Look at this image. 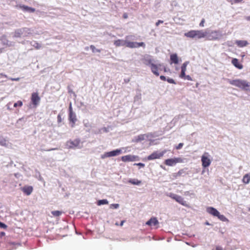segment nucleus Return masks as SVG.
<instances>
[{
	"mask_svg": "<svg viewBox=\"0 0 250 250\" xmlns=\"http://www.w3.org/2000/svg\"><path fill=\"white\" fill-rule=\"evenodd\" d=\"M206 39L209 41L219 40L223 37V34L219 30L206 31Z\"/></svg>",
	"mask_w": 250,
	"mask_h": 250,
	"instance_id": "obj_3",
	"label": "nucleus"
},
{
	"mask_svg": "<svg viewBox=\"0 0 250 250\" xmlns=\"http://www.w3.org/2000/svg\"><path fill=\"white\" fill-rule=\"evenodd\" d=\"M159 224V222L156 217L151 218L148 221H147L146 224L148 226H156Z\"/></svg>",
	"mask_w": 250,
	"mask_h": 250,
	"instance_id": "obj_19",
	"label": "nucleus"
},
{
	"mask_svg": "<svg viewBox=\"0 0 250 250\" xmlns=\"http://www.w3.org/2000/svg\"><path fill=\"white\" fill-rule=\"evenodd\" d=\"M124 222H125V221H124V220L122 221H121V223H120V225L121 226H122L123 225V224H124Z\"/></svg>",
	"mask_w": 250,
	"mask_h": 250,
	"instance_id": "obj_61",
	"label": "nucleus"
},
{
	"mask_svg": "<svg viewBox=\"0 0 250 250\" xmlns=\"http://www.w3.org/2000/svg\"><path fill=\"white\" fill-rule=\"evenodd\" d=\"M196 38L200 39L203 38H206L207 32L203 30H195Z\"/></svg>",
	"mask_w": 250,
	"mask_h": 250,
	"instance_id": "obj_16",
	"label": "nucleus"
},
{
	"mask_svg": "<svg viewBox=\"0 0 250 250\" xmlns=\"http://www.w3.org/2000/svg\"><path fill=\"white\" fill-rule=\"evenodd\" d=\"M20 8L24 12L29 13H33L35 11V9L24 5H20Z\"/></svg>",
	"mask_w": 250,
	"mask_h": 250,
	"instance_id": "obj_18",
	"label": "nucleus"
},
{
	"mask_svg": "<svg viewBox=\"0 0 250 250\" xmlns=\"http://www.w3.org/2000/svg\"><path fill=\"white\" fill-rule=\"evenodd\" d=\"M160 79H161V80H162V81H167V78H166V77L165 76H163V75L161 76L160 77Z\"/></svg>",
	"mask_w": 250,
	"mask_h": 250,
	"instance_id": "obj_56",
	"label": "nucleus"
},
{
	"mask_svg": "<svg viewBox=\"0 0 250 250\" xmlns=\"http://www.w3.org/2000/svg\"><path fill=\"white\" fill-rule=\"evenodd\" d=\"M10 80H11V81H19L20 79V78H9Z\"/></svg>",
	"mask_w": 250,
	"mask_h": 250,
	"instance_id": "obj_52",
	"label": "nucleus"
},
{
	"mask_svg": "<svg viewBox=\"0 0 250 250\" xmlns=\"http://www.w3.org/2000/svg\"><path fill=\"white\" fill-rule=\"evenodd\" d=\"M189 62L186 61L184 62L181 66V71L186 72L187 69V66Z\"/></svg>",
	"mask_w": 250,
	"mask_h": 250,
	"instance_id": "obj_33",
	"label": "nucleus"
},
{
	"mask_svg": "<svg viewBox=\"0 0 250 250\" xmlns=\"http://www.w3.org/2000/svg\"><path fill=\"white\" fill-rule=\"evenodd\" d=\"M122 153V150L120 149H117L109 152H105L104 154L101 155L102 159H104L106 157H111L113 156H118Z\"/></svg>",
	"mask_w": 250,
	"mask_h": 250,
	"instance_id": "obj_5",
	"label": "nucleus"
},
{
	"mask_svg": "<svg viewBox=\"0 0 250 250\" xmlns=\"http://www.w3.org/2000/svg\"><path fill=\"white\" fill-rule=\"evenodd\" d=\"M22 191L27 195H29L32 192L33 188L31 186L24 187L22 188Z\"/></svg>",
	"mask_w": 250,
	"mask_h": 250,
	"instance_id": "obj_24",
	"label": "nucleus"
},
{
	"mask_svg": "<svg viewBox=\"0 0 250 250\" xmlns=\"http://www.w3.org/2000/svg\"><path fill=\"white\" fill-rule=\"evenodd\" d=\"M0 76L2 77H4L5 78H7V76L6 75L3 74V73H0Z\"/></svg>",
	"mask_w": 250,
	"mask_h": 250,
	"instance_id": "obj_59",
	"label": "nucleus"
},
{
	"mask_svg": "<svg viewBox=\"0 0 250 250\" xmlns=\"http://www.w3.org/2000/svg\"><path fill=\"white\" fill-rule=\"evenodd\" d=\"M184 79L189 81H192V78L189 75H186V76L184 78Z\"/></svg>",
	"mask_w": 250,
	"mask_h": 250,
	"instance_id": "obj_47",
	"label": "nucleus"
},
{
	"mask_svg": "<svg viewBox=\"0 0 250 250\" xmlns=\"http://www.w3.org/2000/svg\"><path fill=\"white\" fill-rule=\"evenodd\" d=\"M137 48H138L139 47H143V48H145L146 46V44L144 42H137Z\"/></svg>",
	"mask_w": 250,
	"mask_h": 250,
	"instance_id": "obj_39",
	"label": "nucleus"
},
{
	"mask_svg": "<svg viewBox=\"0 0 250 250\" xmlns=\"http://www.w3.org/2000/svg\"><path fill=\"white\" fill-rule=\"evenodd\" d=\"M195 30H190L184 34L185 36L189 38H196Z\"/></svg>",
	"mask_w": 250,
	"mask_h": 250,
	"instance_id": "obj_26",
	"label": "nucleus"
},
{
	"mask_svg": "<svg viewBox=\"0 0 250 250\" xmlns=\"http://www.w3.org/2000/svg\"><path fill=\"white\" fill-rule=\"evenodd\" d=\"M128 182L134 185H140L142 181L137 179H130L128 180Z\"/></svg>",
	"mask_w": 250,
	"mask_h": 250,
	"instance_id": "obj_29",
	"label": "nucleus"
},
{
	"mask_svg": "<svg viewBox=\"0 0 250 250\" xmlns=\"http://www.w3.org/2000/svg\"><path fill=\"white\" fill-rule=\"evenodd\" d=\"M108 204V201L106 199L100 200L97 202V205L98 206H101L103 205H105V204Z\"/></svg>",
	"mask_w": 250,
	"mask_h": 250,
	"instance_id": "obj_32",
	"label": "nucleus"
},
{
	"mask_svg": "<svg viewBox=\"0 0 250 250\" xmlns=\"http://www.w3.org/2000/svg\"><path fill=\"white\" fill-rule=\"evenodd\" d=\"M163 21L158 20V21L156 22V25L158 26L160 23H163Z\"/></svg>",
	"mask_w": 250,
	"mask_h": 250,
	"instance_id": "obj_51",
	"label": "nucleus"
},
{
	"mask_svg": "<svg viewBox=\"0 0 250 250\" xmlns=\"http://www.w3.org/2000/svg\"><path fill=\"white\" fill-rule=\"evenodd\" d=\"M137 42H132L128 41H126V46L128 48H137Z\"/></svg>",
	"mask_w": 250,
	"mask_h": 250,
	"instance_id": "obj_27",
	"label": "nucleus"
},
{
	"mask_svg": "<svg viewBox=\"0 0 250 250\" xmlns=\"http://www.w3.org/2000/svg\"><path fill=\"white\" fill-rule=\"evenodd\" d=\"M134 165H135L139 166L141 167H145V164H143V163H138V164H135Z\"/></svg>",
	"mask_w": 250,
	"mask_h": 250,
	"instance_id": "obj_54",
	"label": "nucleus"
},
{
	"mask_svg": "<svg viewBox=\"0 0 250 250\" xmlns=\"http://www.w3.org/2000/svg\"><path fill=\"white\" fill-rule=\"evenodd\" d=\"M51 213L54 216H59L62 214V212L59 210H54L52 211Z\"/></svg>",
	"mask_w": 250,
	"mask_h": 250,
	"instance_id": "obj_36",
	"label": "nucleus"
},
{
	"mask_svg": "<svg viewBox=\"0 0 250 250\" xmlns=\"http://www.w3.org/2000/svg\"><path fill=\"white\" fill-rule=\"evenodd\" d=\"M22 105V102L21 101H18L17 103L14 104V107H16L18 106H21Z\"/></svg>",
	"mask_w": 250,
	"mask_h": 250,
	"instance_id": "obj_38",
	"label": "nucleus"
},
{
	"mask_svg": "<svg viewBox=\"0 0 250 250\" xmlns=\"http://www.w3.org/2000/svg\"><path fill=\"white\" fill-rule=\"evenodd\" d=\"M231 63L235 67L239 69H242L243 68V65L239 62L237 59H233L231 60Z\"/></svg>",
	"mask_w": 250,
	"mask_h": 250,
	"instance_id": "obj_21",
	"label": "nucleus"
},
{
	"mask_svg": "<svg viewBox=\"0 0 250 250\" xmlns=\"http://www.w3.org/2000/svg\"><path fill=\"white\" fill-rule=\"evenodd\" d=\"M84 126L86 127L89 128L88 130H86L87 132H89L90 128L91 127V125L89 123L88 120H84L83 121Z\"/></svg>",
	"mask_w": 250,
	"mask_h": 250,
	"instance_id": "obj_34",
	"label": "nucleus"
},
{
	"mask_svg": "<svg viewBox=\"0 0 250 250\" xmlns=\"http://www.w3.org/2000/svg\"><path fill=\"white\" fill-rule=\"evenodd\" d=\"M80 140L79 139H76L74 140H69L66 142V145L68 148H75L76 147L80 148L79 146L80 143Z\"/></svg>",
	"mask_w": 250,
	"mask_h": 250,
	"instance_id": "obj_6",
	"label": "nucleus"
},
{
	"mask_svg": "<svg viewBox=\"0 0 250 250\" xmlns=\"http://www.w3.org/2000/svg\"><path fill=\"white\" fill-rule=\"evenodd\" d=\"M3 48H0V54L2 52Z\"/></svg>",
	"mask_w": 250,
	"mask_h": 250,
	"instance_id": "obj_64",
	"label": "nucleus"
},
{
	"mask_svg": "<svg viewBox=\"0 0 250 250\" xmlns=\"http://www.w3.org/2000/svg\"><path fill=\"white\" fill-rule=\"evenodd\" d=\"M152 136L151 133L140 134L137 136L134 137L132 141L135 143H139L145 140L146 138H148Z\"/></svg>",
	"mask_w": 250,
	"mask_h": 250,
	"instance_id": "obj_9",
	"label": "nucleus"
},
{
	"mask_svg": "<svg viewBox=\"0 0 250 250\" xmlns=\"http://www.w3.org/2000/svg\"><path fill=\"white\" fill-rule=\"evenodd\" d=\"M33 30L27 27H22L16 29L12 34L13 38H24L32 35Z\"/></svg>",
	"mask_w": 250,
	"mask_h": 250,
	"instance_id": "obj_2",
	"label": "nucleus"
},
{
	"mask_svg": "<svg viewBox=\"0 0 250 250\" xmlns=\"http://www.w3.org/2000/svg\"><path fill=\"white\" fill-rule=\"evenodd\" d=\"M207 211L209 214L214 216H217L219 215V212L215 208L213 207H208L207 208Z\"/></svg>",
	"mask_w": 250,
	"mask_h": 250,
	"instance_id": "obj_17",
	"label": "nucleus"
},
{
	"mask_svg": "<svg viewBox=\"0 0 250 250\" xmlns=\"http://www.w3.org/2000/svg\"><path fill=\"white\" fill-rule=\"evenodd\" d=\"M31 101L33 104L37 105L38 104L40 101V98L37 93H33L32 94Z\"/></svg>",
	"mask_w": 250,
	"mask_h": 250,
	"instance_id": "obj_15",
	"label": "nucleus"
},
{
	"mask_svg": "<svg viewBox=\"0 0 250 250\" xmlns=\"http://www.w3.org/2000/svg\"><path fill=\"white\" fill-rule=\"evenodd\" d=\"M180 118V116H178V117H175L172 120V122H174V123H175Z\"/></svg>",
	"mask_w": 250,
	"mask_h": 250,
	"instance_id": "obj_50",
	"label": "nucleus"
},
{
	"mask_svg": "<svg viewBox=\"0 0 250 250\" xmlns=\"http://www.w3.org/2000/svg\"><path fill=\"white\" fill-rule=\"evenodd\" d=\"M57 122L58 123H60L62 122V118L60 114L57 116Z\"/></svg>",
	"mask_w": 250,
	"mask_h": 250,
	"instance_id": "obj_43",
	"label": "nucleus"
},
{
	"mask_svg": "<svg viewBox=\"0 0 250 250\" xmlns=\"http://www.w3.org/2000/svg\"><path fill=\"white\" fill-rule=\"evenodd\" d=\"M0 145L5 147H8L9 145L8 141L2 135H0Z\"/></svg>",
	"mask_w": 250,
	"mask_h": 250,
	"instance_id": "obj_20",
	"label": "nucleus"
},
{
	"mask_svg": "<svg viewBox=\"0 0 250 250\" xmlns=\"http://www.w3.org/2000/svg\"><path fill=\"white\" fill-rule=\"evenodd\" d=\"M119 207V205L118 204H112L110 205V208L117 209Z\"/></svg>",
	"mask_w": 250,
	"mask_h": 250,
	"instance_id": "obj_40",
	"label": "nucleus"
},
{
	"mask_svg": "<svg viewBox=\"0 0 250 250\" xmlns=\"http://www.w3.org/2000/svg\"><path fill=\"white\" fill-rule=\"evenodd\" d=\"M143 63L145 65H146L147 66H149V67H150L151 66V65L154 63H153L154 61L152 60V59H151L149 57H145L143 59Z\"/></svg>",
	"mask_w": 250,
	"mask_h": 250,
	"instance_id": "obj_23",
	"label": "nucleus"
},
{
	"mask_svg": "<svg viewBox=\"0 0 250 250\" xmlns=\"http://www.w3.org/2000/svg\"><path fill=\"white\" fill-rule=\"evenodd\" d=\"M90 49L92 50V52L93 53H95V52H98V53H100L101 52V49H97L94 45H91L90 46Z\"/></svg>",
	"mask_w": 250,
	"mask_h": 250,
	"instance_id": "obj_35",
	"label": "nucleus"
},
{
	"mask_svg": "<svg viewBox=\"0 0 250 250\" xmlns=\"http://www.w3.org/2000/svg\"><path fill=\"white\" fill-rule=\"evenodd\" d=\"M185 73H186V72L181 71L180 77L181 78L184 79V78L186 76V74H185Z\"/></svg>",
	"mask_w": 250,
	"mask_h": 250,
	"instance_id": "obj_48",
	"label": "nucleus"
},
{
	"mask_svg": "<svg viewBox=\"0 0 250 250\" xmlns=\"http://www.w3.org/2000/svg\"><path fill=\"white\" fill-rule=\"evenodd\" d=\"M68 120L70 122V125L71 127H74L76 122L77 121L76 115L74 112L69 113Z\"/></svg>",
	"mask_w": 250,
	"mask_h": 250,
	"instance_id": "obj_12",
	"label": "nucleus"
},
{
	"mask_svg": "<svg viewBox=\"0 0 250 250\" xmlns=\"http://www.w3.org/2000/svg\"><path fill=\"white\" fill-rule=\"evenodd\" d=\"M80 105L81 106H85V105L84 104V103L83 102L80 103Z\"/></svg>",
	"mask_w": 250,
	"mask_h": 250,
	"instance_id": "obj_63",
	"label": "nucleus"
},
{
	"mask_svg": "<svg viewBox=\"0 0 250 250\" xmlns=\"http://www.w3.org/2000/svg\"><path fill=\"white\" fill-rule=\"evenodd\" d=\"M57 149H58L57 148H51V149H48V151H51V150H57Z\"/></svg>",
	"mask_w": 250,
	"mask_h": 250,
	"instance_id": "obj_62",
	"label": "nucleus"
},
{
	"mask_svg": "<svg viewBox=\"0 0 250 250\" xmlns=\"http://www.w3.org/2000/svg\"><path fill=\"white\" fill-rule=\"evenodd\" d=\"M167 195L175 200L176 202L181 204L182 205L185 207L188 206L186 201L184 200V198L182 196L171 192L167 193Z\"/></svg>",
	"mask_w": 250,
	"mask_h": 250,
	"instance_id": "obj_4",
	"label": "nucleus"
},
{
	"mask_svg": "<svg viewBox=\"0 0 250 250\" xmlns=\"http://www.w3.org/2000/svg\"><path fill=\"white\" fill-rule=\"evenodd\" d=\"M126 40L119 39L114 42V44L117 47H119V46H124V45L126 46Z\"/></svg>",
	"mask_w": 250,
	"mask_h": 250,
	"instance_id": "obj_25",
	"label": "nucleus"
},
{
	"mask_svg": "<svg viewBox=\"0 0 250 250\" xmlns=\"http://www.w3.org/2000/svg\"><path fill=\"white\" fill-rule=\"evenodd\" d=\"M182 162L181 158H176L174 159H168L165 160V164L168 166H173L178 163Z\"/></svg>",
	"mask_w": 250,
	"mask_h": 250,
	"instance_id": "obj_11",
	"label": "nucleus"
},
{
	"mask_svg": "<svg viewBox=\"0 0 250 250\" xmlns=\"http://www.w3.org/2000/svg\"><path fill=\"white\" fill-rule=\"evenodd\" d=\"M226 81L231 85L237 87L243 90L250 91V83L242 79L231 80L226 79Z\"/></svg>",
	"mask_w": 250,
	"mask_h": 250,
	"instance_id": "obj_1",
	"label": "nucleus"
},
{
	"mask_svg": "<svg viewBox=\"0 0 250 250\" xmlns=\"http://www.w3.org/2000/svg\"><path fill=\"white\" fill-rule=\"evenodd\" d=\"M217 217H218V218L222 221L225 222L228 221V219L224 215H221L220 213Z\"/></svg>",
	"mask_w": 250,
	"mask_h": 250,
	"instance_id": "obj_37",
	"label": "nucleus"
},
{
	"mask_svg": "<svg viewBox=\"0 0 250 250\" xmlns=\"http://www.w3.org/2000/svg\"><path fill=\"white\" fill-rule=\"evenodd\" d=\"M245 19L248 21H250V16L246 17Z\"/></svg>",
	"mask_w": 250,
	"mask_h": 250,
	"instance_id": "obj_60",
	"label": "nucleus"
},
{
	"mask_svg": "<svg viewBox=\"0 0 250 250\" xmlns=\"http://www.w3.org/2000/svg\"><path fill=\"white\" fill-rule=\"evenodd\" d=\"M170 60L172 62L177 64L178 63V56L176 54H173L170 55Z\"/></svg>",
	"mask_w": 250,
	"mask_h": 250,
	"instance_id": "obj_28",
	"label": "nucleus"
},
{
	"mask_svg": "<svg viewBox=\"0 0 250 250\" xmlns=\"http://www.w3.org/2000/svg\"><path fill=\"white\" fill-rule=\"evenodd\" d=\"M201 161L202 166L204 167H208L211 164V160L206 156V154H204L201 157Z\"/></svg>",
	"mask_w": 250,
	"mask_h": 250,
	"instance_id": "obj_13",
	"label": "nucleus"
},
{
	"mask_svg": "<svg viewBox=\"0 0 250 250\" xmlns=\"http://www.w3.org/2000/svg\"><path fill=\"white\" fill-rule=\"evenodd\" d=\"M235 43L239 47H243L249 44V42L245 40H236Z\"/></svg>",
	"mask_w": 250,
	"mask_h": 250,
	"instance_id": "obj_22",
	"label": "nucleus"
},
{
	"mask_svg": "<svg viewBox=\"0 0 250 250\" xmlns=\"http://www.w3.org/2000/svg\"><path fill=\"white\" fill-rule=\"evenodd\" d=\"M183 145H184V144L181 143L179 144L177 146H176V148L177 149H180L183 146Z\"/></svg>",
	"mask_w": 250,
	"mask_h": 250,
	"instance_id": "obj_44",
	"label": "nucleus"
},
{
	"mask_svg": "<svg viewBox=\"0 0 250 250\" xmlns=\"http://www.w3.org/2000/svg\"><path fill=\"white\" fill-rule=\"evenodd\" d=\"M0 41L1 42V45L6 47H12L15 45V42L9 41L5 35H2L0 37Z\"/></svg>",
	"mask_w": 250,
	"mask_h": 250,
	"instance_id": "obj_8",
	"label": "nucleus"
},
{
	"mask_svg": "<svg viewBox=\"0 0 250 250\" xmlns=\"http://www.w3.org/2000/svg\"><path fill=\"white\" fill-rule=\"evenodd\" d=\"M167 81L168 83H170L176 84V83H175V81L173 79H172V78H167Z\"/></svg>",
	"mask_w": 250,
	"mask_h": 250,
	"instance_id": "obj_41",
	"label": "nucleus"
},
{
	"mask_svg": "<svg viewBox=\"0 0 250 250\" xmlns=\"http://www.w3.org/2000/svg\"><path fill=\"white\" fill-rule=\"evenodd\" d=\"M7 228V226L4 223L0 222V228L6 229Z\"/></svg>",
	"mask_w": 250,
	"mask_h": 250,
	"instance_id": "obj_42",
	"label": "nucleus"
},
{
	"mask_svg": "<svg viewBox=\"0 0 250 250\" xmlns=\"http://www.w3.org/2000/svg\"><path fill=\"white\" fill-rule=\"evenodd\" d=\"M30 43L32 46L34 47L37 49H39L41 48V45L36 41L30 42Z\"/></svg>",
	"mask_w": 250,
	"mask_h": 250,
	"instance_id": "obj_30",
	"label": "nucleus"
},
{
	"mask_svg": "<svg viewBox=\"0 0 250 250\" xmlns=\"http://www.w3.org/2000/svg\"><path fill=\"white\" fill-rule=\"evenodd\" d=\"M250 181V176L248 174H246L243 178V182L245 184L249 183Z\"/></svg>",
	"mask_w": 250,
	"mask_h": 250,
	"instance_id": "obj_31",
	"label": "nucleus"
},
{
	"mask_svg": "<svg viewBox=\"0 0 250 250\" xmlns=\"http://www.w3.org/2000/svg\"><path fill=\"white\" fill-rule=\"evenodd\" d=\"M5 235V233L4 232L2 231L0 233V237H2L3 236H4Z\"/></svg>",
	"mask_w": 250,
	"mask_h": 250,
	"instance_id": "obj_58",
	"label": "nucleus"
},
{
	"mask_svg": "<svg viewBox=\"0 0 250 250\" xmlns=\"http://www.w3.org/2000/svg\"><path fill=\"white\" fill-rule=\"evenodd\" d=\"M137 156L131 155H127L122 157V160L123 162H133L136 160Z\"/></svg>",
	"mask_w": 250,
	"mask_h": 250,
	"instance_id": "obj_14",
	"label": "nucleus"
},
{
	"mask_svg": "<svg viewBox=\"0 0 250 250\" xmlns=\"http://www.w3.org/2000/svg\"><path fill=\"white\" fill-rule=\"evenodd\" d=\"M69 113L74 112L73 111L72 107V103L70 102L69 105V109H68Z\"/></svg>",
	"mask_w": 250,
	"mask_h": 250,
	"instance_id": "obj_46",
	"label": "nucleus"
},
{
	"mask_svg": "<svg viewBox=\"0 0 250 250\" xmlns=\"http://www.w3.org/2000/svg\"><path fill=\"white\" fill-rule=\"evenodd\" d=\"M166 152L165 150L162 152H159L158 151H154L147 157V159L148 160H152L156 159H159L163 156Z\"/></svg>",
	"mask_w": 250,
	"mask_h": 250,
	"instance_id": "obj_7",
	"label": "nucleus"
},
{
	"mask_svg": "<svg viewBox=\"0 0 250 250\" xmlns=\"http://www.w3.org/2000/svg\"><path fill=\"white\" fill-rule=\"evenodd\" d=\"M163 66V64L162 63H159V64H155L153 63L151 65V66L150 67L151 72L154 74L155 75L158 76L160 75L159 72H158L159 70H161V67Z\"/></svg>",
	"mask_w": 250,
	"mask_h": 250,
	"instance_id": "obj_10",
	"label": "nucleus"
},
{
	"mask_svg": "<svg viewBox=\"0 0 250 250\" xmlns=\"http://www.w3.org/2000/svg\"><path fill=\"white\" fill-rule=\"evenodd\" d=\"M101 129H102V132H107L108 131L107 128L106 127L101 128Z\"/></svg>",
	"mask_w": 250,
	"mask_h": 250,
	"instance_id": "obj_55",
	"label": "nucleus"
},
{
	"mask_svg": "<svg viewBox=\"0 0 250 250\" xmlns=\"http://www.w3.org/2000/svg\"><path fill=\"white\" fill-rule=\"evenodd\" d=\"M204 23L205 19H203L199 24L200 26L203 27L204 26Z\"/></svg>",
	"mask_w": 250,
	"mask_h": 250,
	"instance_id": "obj_49",
	"label": "nucleus"
},
{
	"mask_svg": "<svg viewBox=\"0 0 250 250\" xmlns=\"http://www.w3.org/2000/svg\"><path fill=\"white\" fill-rule=\"evenodd\" d=\"M95 134H101L102 133L101 128L99 129L97 131L94 132Z\"/></svg>",
	"mask_w": 250,
	"mask_h": 250,
	"instance_id": "obj_53",
	"label": "nucleus"
},
{
	"mask_svg": "<svg viewBox=\"0 0 250 250\" xmlns=\"http://www.w3.org/2000/svg\"><path fill=\"white\" fill-rule=\"evenodd\" d=\"M185 171H184V170L183 169H181V170H180L178 173H177V176H181L182 175L183 173H184Z\"/></svg>",
	"mask_w": 250,
	"mask_h": 250,
	"instance_id": "obj_45",
	"label": "nucleus"
},
{
	"mask_svg": "<svg viewBox=\"0 0 250 250\" xmlns=\"http://www.w3.org/2000/svg\"><path fill=\"white\" fill-rule=\"evenodd\" d=\"M162 69H164V71L165 72H167V71L166 67L164 65H163V66H162V67H161V70H162Z\"/></svg>",
	"mask_w": 250,
	"mask_h": 250,
	"instance_id": "obj_57",
	"label": "nucleus"
}]
</instances>
